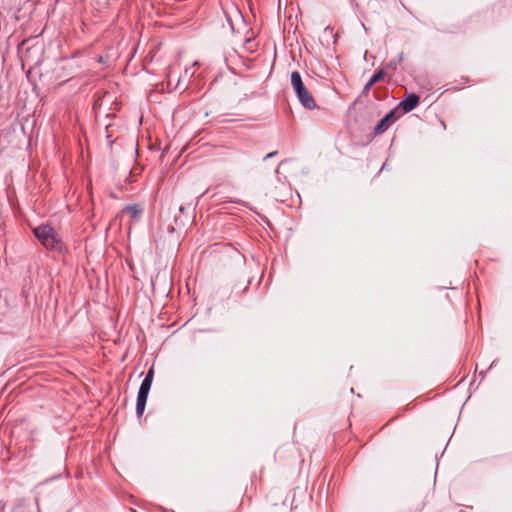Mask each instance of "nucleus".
<instances>
[{"label":"nucleus","mask_w":512,"mask_h":512,"mask_svg":"<svg viewBox=\"0 0 512 512\" xmlns=\"http://www.w3.org/2000/svg\"><path fill=\"white\" fill-rule=\"evenodd\" d=\"M155 370L154 365H152L146 372L144 379L142 380L139 391L147 392L149 393L152 387V383L154 380Z\"/></svg>","instance_id":"6"},{"label":"nucleus","mask_w":512,"mask_h":512,"mask_svg":"<svg viewBox=\"0 0 512 512\" xmlns=\"http://www.w3.org/2000/svg\"><path fill=\"white\" fill-rule=\"evenodd\" d=\"M351 5L354 6L355 8H358V3L356 2V0H351Z\"/></svg>","instance_id":"25"},{"label":"nucleus","mask_w":512,"mask_h":512,"mask_svg":"<svg viewBox=\"0 0 512 512\" xmlns=\"http://www.w3.org/2000/svg\"><path fill=\"white\" fill-rule=\"evenodd\" d=\"M36 31H37V29H34V33H36ZM42 32H43V30H41V31L39 32V34H37V35H36V34H34V36H33V39H34V47H36V46L38 45V38L41 36Z\"/></svg>","instance_id":"16"},{"label":"nucleus","mask_w":512,"mask_h":512,"mask_svg":"<svg viewBox=\"0 0 512 512\" xmlns=\"http://www.w3.org/2000/svg\"><path fill=\"white\" fill-rule=\"evenodd\" d=\"M34 238L47 250L63 254L67 248L61 237L55 232V229L49 223H42L34 227Z\"/></svg>","instance_id":"1"},{"label":"nucleus","mask_w":512,"mask_h":512,"mask_svg":"<svg viewBox=\"0 0 512 512\" xmlns=\"http://www.w3.org/2000/svg\"><path fill=\"white\" fill-rule=\"evenodd\" d=\"M231 202L241 204V205L249 208L250 210H253L248 202H245V201H242V200H238V199L237 200H232Z\"/></svg>","instance_id":"15"},{"label":"nucleus","mask_w":512,"mask_h":512,"mask_svg":"<svg viewBox=\"0 0 512 512\" xmlns=\"http://www.w3.org/2000/svg\"><path fill=\"white\" fill-rule=\"evenodd\" d=\"M383 170H388V164L387 162H384L383 165L381 166V169H380V172L383 171Z\"/></svg>","instance_id":"22"},{"label":"nucleus","mask_w":512,"mask_h":512,"mask_svg":"<svg viewBox=\"0 0 512 512\" xmlns=\"http://www.w3.org/2000/svg\"><path fill=\"white\" fill-rule=\"evenodd\" d=\"M387 75V72L384 68L377 69L372 76L370 77V83L376 84L380 81H382Z\"/></svg>","instance_id":"10"},{"label":"nucleus","mask_w":512,"mask_h":512,"mask_svg":"<svg viewBox=\"0 0 512 512\" xmlns=\"http://www.w3.org/2000/svg\"><path fill=\"white\" fill-rule=\"evenodd\" d=\"M124 212H129L131 217L138 221L144 212V209L139 204H129L124 207Z\"/></svg>","instance_id":"7"},{"label":"nucleus","mask_w":512,"mask_h":512,"mask_svg":"<svg viewBox=\"0 0 512 512\" xmlns=\"http://www.w3.org/2000/svg\"><path fill=\"white\" fill-rule=\"evenodd\" d=\"M31 71H32V67H31V66H29V67H28V69H27V71H26V73H27V77H29V75H30Z\"/></svg>","instance_id":"26"},{"label":"nucleus","mask_w":512,"mask_h":512,"mask_svg":"<svg viewBox=\"0 0 512 512\" xmlns=\"http://www.w3.org/2000/svg\"><path fill=\"white\" fill-rule=\"evenodd\" d=\"M99 62H104V59L102 57H100Z\"/></svg>","instance_id":"31"},{"label":"nucleus","mask_w":512,"mask_h":512,"mask_svg":"<svg viewBox=\"0 0 512 512\" xmlns=\"http://www.w3.org/2000/svg\"><path fill=\"white\" fill-rule=\"evenodd\" d=\"M60 476H61L60 474L54 475L51 478L47 479L46 481L53 480V479H58V478H60Z\"/></svg>","instance_id":"24"},{"label":"nucleus","mask_w":512,"mask_h":512,"mask_svg":"<svg viewBox=\"0 0 512 512\" xmlns=\"http://www.w3.org/2000/svg\"><path fill=\"white\" fill-rule=\"evenodd\" d=\"M228 20L230 22L231 28L234 29V25L232 24L231 20L230 19H228Z\"/></svg>","instance_id":"29"},{"label":"nucleus","mask_w":512,"mask_h":512,"mask_svg":"<svg viewBox=\"0 0 512 512\" xmlns=\"http://www.w3.org/2000/svg\"><path fill=\"white\" fill-rule=\"evenodd\" d=\"M324 33H329L334 38V43H336L335 35L333 34V28L331 26H326L324 28Z\"/></svg>","instance_id":"14"},{"label":"nucleus","mask_w":512,"mask_h":512,"mask_svg":"<svg viewBox=\"0 0 512 512\" xmlns=\"http://www.w3.org/2000/svg\"><path fill=\"white\" fill-rule=\"evenodd\" d=\"M498 362H499V359H498V358L494 359V360L491 362V364H490V366H489V368H488V369H491V368L495 367V366L497 365V363H498Z\"/></svg>","instance_id":"19"},{"label":"nucleus","mask_w":512,"mask_h":512,"mask_svg":"<svg viewBox=\"0 0 512 512\" xmlns=\"http://www.w3.org/2000/svg\"><path fill=\"white\" fill-rule=\"evenodd\" d=\"M148 396L149 393L138 390L136 398V416L139 419L143 416V413L145 411Z\"/></svg>","instance_id":"5"},{"label":"nucleus","mask_w":512,"mask_h":512,"mask_svg":"<svg viewBox=\"0 0 512 512\" xmlns=\"http://www.w3.org/2000/svg\"><path fill=\"white\" fill-rule=\"evenodd\" d=\"M398 65L399 64L396 62V60L393 59L387 63V65L384 69L385 70L391 69V70L395 71L398 68Z\"/></svg>","instance_id":"12"},{"label":"nucleus","mask_w":512,"mask_h":512,"mask_svg":"<svg viewBox=\"0 0 512 512\" xmlns=\"http://www.w3.org/2000/svg\"><path fill=\"white\" fill-rule=\"evenodd\" d=\"M250 284H251V279H248L245 287L243 288V293H245L249 289Z\"/></svg>","instance_id":"20"},{"label":"nucleus","mask_w":512,"mask_h":512,"mask_svg":"<svg viewBox=\"0 0 512 512\" xmlns=\"http://www.w3.org/2000/svg\"><path fill=\"white\" fill-rule=\"evenodd\" d=\"M400 117L397 108L389 110L375 125L374 135H381Z\"/></svg>","instance_id":"3"},{"label":"nucleus","mask_w":512,"mask_h":512,"mask_svg":"<svg viewBox=\"0 0 512 512\" xmlns=\"http://www.w3.org/2000/svg\"><path fill=\"white\" fill-rule=\"evenodd\" d=\"M403 59H404V52H403V51H401V52L398 54L397 59H395V60H396V62H397L398 64H400V63L403 61Z\"/></svg>","instance_id":"17"},{"label":"nucleus","mask_w":512,"mask_h":512,"mask_svg":"<svg viewBox=\"0 0 512 512\" xmlns=\"http://www.w3.org/2000/svg\"><path fill=\"white\" fill-rule=\"evenodd\" d=\"M188 210V207L184 206V205H181L179 207V212L181 214H183L184 216H180V217H175L174 221L176 223V225H182V226H185L190 220H193L194 219V215L192 217H190L188 214H186Z\"/></svg>","instance_id":"8"},{"label":"nucleus","mask_w":512,"mask_h":512,"mask_svg":"<svg viewBox=\"0 0 512 512\" xmlns=\"http://www.w3.org/2000/svg\"><path fill=\"white\" fill-rule=\"evenodd\" d=\"M403 59H404V52H403V51H401V52L398 54L397 59H395V60H396V62H397L398 64H400V63L403 61Z\"/></svg>","instance_id":"18"},{"label":"nucleus","mask_w":512,"mask_h":512,"mask_svg":"<svg viewBox=\"0 0 512 512\" xmlns=\"http://www.w3.org/2000/svg\"><path fill=\"white\" fill-rule=\"evenodd\" d=\"M285 162H286V160H282V161L279 163V165L276 167V169H275V171H274V172H275V174H279L280 166H281L282 164H284Z\"/></svg>","instance_id":"21"},{"label":"nucleus","mask_w":512,"mask_h":512,"mask_svg":"<svg viewBox=\"0 0 512 512\" xmlns=\"http://www.w3.org/2000/svg\"><path fill=\"white\" fill-rule=\"evenodd\" d=\"M27 44V41L24 40L21 44V47L19 49V54H20V57H21V60H22V67L23 69H25L26 67V64L28 63L29 61V48H25V45Z\"/></svg>","instance_id":"9"},{"label":"nucleus","mask_w":512,"mask_h":512,"mask_svg":"<svg viewBox=\"0 0 512 512\" xmlns=\"http://www.w3.org/2000/svg\"><path fill=\"white\" fill-rule=\"evenodd\" d=\"M420 97L414 93H407L402 100L398 103L397 109H400L403 114H407L419 106Z\"/></svg>","instance_id":"4"},{"label":"nucleus","mask_w":512,"mask_h":512,"mask_svg":"<svg viewBox=\"0 0 512 512\" xmlns=\"http://www.w3.org/2000/svg\"><path fill=\"white\" fill-rule=\"evenodd\" d=\"M373 85L374 84H371L370 80H368L362 89L361 96H366L373 87Z\"/></svg>","instance_id":"11"},{"label":"nucleus","mask_w":512,"mask_h":512,"mask_svg":"<svg viewBox=\"0 0 512 512\" xmlns=\"http://www.w3.org/2000/svg\"><path fill=\"white\" fill-rule=\"evenodd\" d=\"M486 372H487V371H481V372L479 373V377H480V379H481V380H483V379L485 378V376H486Z\"/></svg>","instance_id":"23"},{"label":"nucleus","mask_w":512,"mask_h":512,"mask_svg":"<svg viewBox=\"0 0 512 512\" xmlns=\"http://www.w3.org/2000/svg\"><path fill=\"white\" fill-rule=\"evenodd\" d=\"M290 82L293 91L300 102L301 106L308 110H313L317 107V104L305 86L301 74L298 71H292L290 75Z\"/></svg>","instance_id":"2"},{"label":"nucleus","mask_w":512,"mask_h":512,"mask_svg":"<svg viewBox=\"0 0 512 512\" xmlns=\"http://www.w3.org/2000/svg\"><path fill=\"white\" fill-rule=\"evenodd\" d=\"M33 89H34V92L36 91L37 89V85L34 83V86H33Z\"/></svg>","instance_id":"30"},{"label":"nucleus","mask_w":512,"mask_h":512,"mask_svg":"<svg viewBox=\"0 0 512 512\" xmlns=\"http://www.w3.org/2000/svg\"><path fill=\"white\" fill-rule=\"evenodd\" d=\"M23 296L27 299L28 298V291L27 290H23Z\"/></svg>","instance_id":"27"},{"label":"nucleus","mask_w":512,"mask_h":512,"mask_svg":"<svg viewBox=\"0 0 512 512\" xmlns=\"http://www.w3.org/2000/svg\"><path fill=\"white\" fill-rule=\"evenodd\" d=\"M435 459H436V469L438 468V455L435 454Z\"/></svg>","instance_id":"28"},{"label":"nucleus","mask_w":512,"mask_h":512,"mask_svg":"<svg viewBox=\"0 0 512 512\" xmlns=\"http://www.w3.org/2000/svg\"><path fill=\"white\" fill-rule=\"evenodd\" d=\"M278 154V151H272L268 154H266L264 157H263V161H267L268 159H272L273 157H275L276 155Z\"/></svg>","instance_id":"13"}]
</instances>
